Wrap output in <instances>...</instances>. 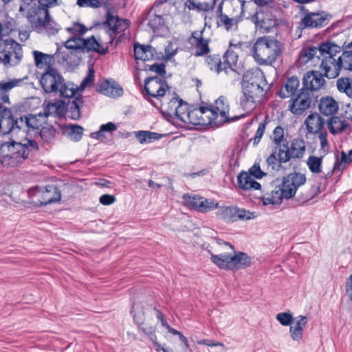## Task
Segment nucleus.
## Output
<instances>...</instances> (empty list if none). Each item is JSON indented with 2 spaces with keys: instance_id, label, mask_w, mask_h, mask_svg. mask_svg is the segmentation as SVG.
Masks as SVG:
<instances>
[{
  "instance_id": "obj_1",
  "label": "nucleus",
  "mask_w": 352,
  "mask_h": 352,
  "mask_svg": "<svg viewBox=\"0 0 352 352\" xmlns=\"http://www.w3.org/2000/svg\"><path fill=\"white\" fill-rule=\"evenodd\" d=\"M15 28L14 20L6 14H0V63L6 67L16 66L23 58L21 45L8 36Z\"/></svg>"
},
{
  "instance_id": "obj_2",
  "label": "nucleus",
  "mask_w": 352,
  "mask_h": 352,
  "mask_svg": "<svg viewBox=\"0 0 352 352\" xmlns=\"http://www.w3.org/2000/svg\"><path fill=\"white\" fill-rule=\"evenodd\" d=\"M38 150V145L33 140H27L23 144L5 142L0 146V162L6 167H16L29 157L30 152Z\"/></svg>"
},
{
  "instance_id": "obj_3",
  "label": "nucleus",
  "mask_w": 352,
  "mask_h": 352,
  "mask_svg": "<svg viewBox=\"0 0 352 352\" xmlns=\"http://www.w3.org/2000/svg\"><path fill=\"white\" fill-rule=\"evenodd\" d=\"M269 88L265 76L262 72L252 74L248 80L243 79V96L240 98L241 108L247 112L256 107V100L264 96Z\"/></svg>"
},
{
  "instance_id": "obj_4",
  "label": "nucleus",
  "mask_w": 352,
  "mask_h": 352,
  "mask_svg": "<svg viewBox=\"0 0 352 352\" xmlns=\"http://www.w3.org/2000/svg\"><path fill=\"white\" fill-rule=\"evenodd\" d=\"M104 24L109 28L110 41L104 44L100 39H96L95 36H91L85 39V41H80L84 45V51L86 50L96 52L101 55H104L108 52L109 44H111L117 34H120L126 30L129 26L128 20L120 19L118 16H113L110 12L107 14Z\"/></svg>"
},
{
  "instance_id": "obj_5",
  "label": "nucleus",
  "mask_w": 352,
  "mask_h": 352,
  "mask_svg": "<svg viewBox=\"0 0 352 352\" xmlns=\"http://www.w3.org/2000/svg\"><path fill=\"white\" fill-rule=\"evenodd\" d=\"M39 82L45 93H58L59 96L64 98L76 96L74 85L65 82L62 75L52 67H47L42 74Z\"/></svg>"
},
{
  "instance_id": "obj_6",
  "label": "nucleus",
  "mask_w": 352,
  "mask_h": 352,
  "mask_svg": "<svg viewBox=\"0 0 352 352\" xmlns=\"http://www.w3.org/2000/svg\"><path fill=\"white\" fill-rule=\"evenodd\" d=\"M280 46L279 41L270 36L259 37L252 47V56L258 65H272L281 54Z\"/></svg>"
},
{
  "instance_id": "obj_7",
  "label": "nucleus",
  "mask_w": 352,
  "mask_h": 352,
  "mask_svg": "<svg viewBox=\"0 0 352 352\" xmlns=\"http://www.w3.org/2000/svg\"><path fill=\"white\" fill-rule=\"evenodd\" d=\"M321 51L323 53L320 68L324 71V76L330 79L338 77L342 67L337 54L341 52V47L331 42H326L322 43Z\"/></svg>"
},
{
  "instance_id": "obj_8",
  "label": "nucleus",
  "mask_w": 352,
  "mask_h": 352,
  "mask_svg": "<svg viewBox=\"0 0 352 352\" xmlns=\"http://www.w3.org/2000/svg\"><path fill=\"white\" fill-rule=\"evenodd\" d=\"M224 244L228 245L234 252L232 255L230 253L212 254L211 261L220 269L236 271L245 268L250 265L251 258L245 252L234 251V247L227 242Z\"/></svg>"
},
{
  "instance_id": "obj_9",
  "label": "nucleus",
  "mask_w": 352,
  "mask_h": 352,
  "mask_svg": "<svg viewBox=\"0 0 352 352\" xmlns=\"http://www.w3.org/2000/svg\"><path fill=\"white\" fill-rule=\"evenodd\" d=\"M38 5L34 4L28 8L27 19L33 30L38 33H42V28L44 27L43 23L48 19L50 16L48 9L58 5V3L43 4L41 0H38Z\"/></svg>"
},
{
  "instance_id": "obj_10",
  "label": "nucleus",
  "mask_w": 352,
  "mask_h": 352,
  "mask_svg": "<svg viewBox=\"0 0 352 352\" xmlns=\"http://www.w3.org/2000/svg\"><path fill=\"white\" fill-rule=\"evenodd\" d=\"M216 209H217L216 212L217 217L227 223L238 221L251 220L256 217L254 212L240 208L236 206H217Z\"/></svg>"
},
{
  "instance_id": "obj_11",
  "label": "nucleus",
  "mask_w": 352,
  "mask_h": 352,
  "mask_svg": "<svg viewBox=\"0 0 352 352\" xmlns=\"http://www.w3.org/2000/svg\"><path fill=\"white\" fill-rule=\"evenodd\" d=\"M29 196L41 205H47L60 201V191L56 186L49 185L45 187L32 188L29 190Z\"/></svg>"
},
{
  "instance_id": "obj_12",
  "label": "nucleus",
  "mask_w": 352,
  "mask_h": 352,
  "mask_svg": "<svg viewBox=\"0 0 352 352\" xmlns=\"http://www.w3.org/2000/svg\"><path fill=\"white\" fill-rule=\"evenodd\" d=\"M168 88V86L165 80L157 76L147 78L144 80L146 94H143L144 98L153 106L157 107V104L151 98L160 100L165 95Z\"/></svg>"
},
{
  "instance_id": "obj_13",
  "label": "nucleus",
  "mask_w": 352,
  "mask_h": 352,
  "mask_svg": "<svg viewBox=\"0 0 352 352\" xmlns=\"http://www.w3.org/2000/svg\"><path fill=\"white\" fill-rule=\"evenodd\" d=\"M318 97V94H310L300 89L296 97L290 100L289 110L295 115H302L307 109L316 104Z\"/></svg>"
},
{
  "instance_id": "obj_14",
  "label": "nucleus",
  "mask_w": 352,
  "mask_h": 352,
  "mask_svg": "<svg viewBox=\"0 0 352 352\" xmlns=\"http://www.w3.org/2000/svg\"><path fill=\"white\" fill-rule=\"evenodd\" d=\"M182 202L188 208L200 212H208L217 208V203L213 199L193 194H184L182 196Z\"/></svg>"
},
{
  "instance_id": "obj_15",
  "label": "nucleus",
  "mask_w": 352,
  "mask_h": 352,
  "mask_svg": "<svg viewBox=\"0 0 352 352\" xmlns=\"http://www.w3.org/2000/svg\"><path fill=\"white\" fill-rule=\"evenodd\" d=\"M204 32V28L201 30L193 31L187 39L190 48L195 51L194 55L195 56H206L210 52L209 47L210 38L205 36Z\"/></svg>"
},
{
  "instance_id": "obj_16",
  "label": "nucleus",
  "mask_w": 352,
  "mask_h": 352,
  "mask_svg": "<svg viewBox=\"0 0 352 352\" xmlns=\"http://www.w3.org/2000/svg\"><path fill=\"white\" fill-rule=\"evenodd\" d=\"M305 151L306 145L305 141L300 138H294L291 142L290 146L287 144V146L285 148H280L278 149V156L281 163H286L292 158H302L305 155Z\"/></svg>"
},
{
  "instance_id": "obj_17",
  "label": "nucleus",
  "mask_w": 352,
  "mask_h": 352,
  "mask_svg": "<svg viewBox=\"0 0 352 352\" xmlns=\"http://www.w3.org/2000/svg\"><path fill=\"white\" fill-rule=\"evenodd\" d=\"M331 19V15L324 11L315 12L307 10L299 23V28H321L327 25Z\"/></svg>"
},
{
  "instance_id": "obj_18",
  "label": "nucleus",
  "mask_w": 352,
  "mask_h": 352,
  "mask_svg": "<svg viewBox=\"0 0 352 352\" xmlns=\"http://www.w3.org/2000/svg\"><path fill=\"white\" fill-rule=\"evenodd\" d=\"M208 107L210 110H214L216 114L215 116H217V118L214 119V121H211L212 124L221 125L225 122L236 121L245 116L244 115H241L240 116H234L230 118L228 116L230 106L227 98L224 96H220L217 100H216L214 105H210Z\"/></svg>"
},
{
  "instance_id": "obj_19",
  "label": "nucleus",
  "mask_w": 352,
  "mask_h": 352,
  "mask_svg": "<svg viewBox=\"0 0 352 352\" xmlns=\"http://www.w3.org/2000/svg\"><path fill=\"white\" fill-rule=\"evenodd\" d=\"M214 110H210L208 107L200 106L188 111V117L184 120L186 123H191L194 125L212 124L211 121L217 118Z\"/></svg>"
},
{
  "instance_id": "obj_20",
  "label": "nucleus",
  "mask_w": 352,
  "mask_h": 352,
  "mask_svg": "<svg viewBox=\"0 0 352 352\" xmlns=\"http://www.w3.org/2000/svg\"><path fill=\"white\" fill-rule=\"evenodd\" d=\"M306 182L305 175L300 173H293L284 177L281 185H279L285 199L292 198L296 193L297 188Z\"/></svg>"
},
{
  "instance_id": "obj_21",
  "label": "nucleus",
  "mask_w": 352,
  "mask_h": 352,
  "mask_svg": "<svg viewBox=\"0 0 352 352\" xmlns=\"http://www.w3.org/2000/svg\"><path fill=\"white\" fill-rule=\"evenodd\" d=\"M324 74L318 71L311 70L307 72L302 78V89L307 91L310 94H316L325 84Z\"/></svg>"
},
{
  "instance_id": "obj_22",
  "label": "nucleus",
  "mask_w": 352,
  "mask_h": 352,
  "mask_svg": "<svg viewBox=\"0 0 352 352\" xmlns=\"http://www.w3.org/2000/svg\"><path fill=\"white\" fill-rule=\"evenodd\" d=\"M18 121L19 118H14L9 108L0 104V134L6 135L14 131H19L16 124Z\"/></svg>"
},
{
  "instance_id": "obj_23",
  "label": "nucleus",
  "mask_w": 352,
  "mask_h": 352,
  "mask_svg": "<svg viewBox=\"0 0 352 352\" xmlns=\"http://www.w3.org/2000/svg\"><path fill=\"white\" fill-rule=\"evenodd\" d=\"M223 3L224 1H221L216 10L217 25L223 28L227 32L236 31L238 29L239 23L242 21L241 17L229 16L223 13Z\"/></svg>"
},
{
  "instance_id": "obj_24",
  "label": "nucleus",
  "mask_w": 352,
  "mask_h": 352,
  "mask_svg": "<svg viewBox=\"0 0 352 352\" xmlns=\"http://www.w3.org/2000/svg\"><path fill=\"white\" fill-rule=\"evenodd\" d=\"M42 117L43 116L41 113L38 115L28 114L23 117L21 116L19 118V121L16 122L19 131H22L28 135L31 131L38 129L42 125L43 121L41 120Z\"/></svg>"
},
{
  "instance_id": "obj_25",
  "label": "nucleus",
  "mask_w": 352,
  "mask_h": 352,
  "mask_svg": "<svg viewBox=\"0 0 352 352\" xmlns=\"http://www.w3.org/2000/svg\"><path fill=\"white\" fill-rule=\"evenodd\" d=\"M96 91L111 98L120 97L123 94V89L120 85L111 79H106L98 82Z\"/></svg>"
},
{
  "instance_id": "obj_26",
  "label": "nucleus",
  "mask_w": 352,
  "mask_h": 352,
  "mask_svg": "<svg viewBox=\"0 0 352 352\" xmlns=\"http://www.w3.org/2000/svg\"><path fill=\"white\" fill-rule=\"evenodd\" d=\"M223 65L226 67L224 72L229 74L230 72L234 74V78L240 75L239 67L237 65L239 56L233 50L229 48L223 56Z\"/></svg>"
},
{
  "instance_id": "obj_27",
  "label": "nucleus",
  "mask_w": 352,
  "mask_h": 352,
  "mask_svg": "<svg viewBox=\"0 0 352 352\" xmlns=\"http://www.w3.org/2000/svg\"><path fill=\"white\" fill-rule=\"evenodd\" d=\"M252 22L256 28L269 31L276 25V20L268 12L256 11L252 17Z\"/></svg>"
},
{
  "instance_id": "obj_28",
  "label": "nucleus",
  "mask_w": 352,
  "mask_h": 352,
  "mask_svg": "<svg viewBox=\"0 0 352 352\" xmlns=\"http://www.w3.org/2000/svg\"><path fill=\"white\" fill-rule=\"evenodd\" d=\"M307 132L310 134H317L322 131L325 120L318 113L309 114L304 122Z\"/></svg>"
},
{
  "instance_id": "obj_29",
  "label": "nucleus",
  "mask_w": 352,
  "mask_h": 352,
  "mask_svg": "<svg viewBox=\"0 0 352 352\" xmlns=\"http://www.w3.org/2000/svg\"><path fill=\"white\" fill-rule=\"evenodd\" d=\"M223 6V13L228 14L229 16H234L241 17L245 12V10L249 6L241 4L238 1H224Z\"/></svg>"
},
{
  "instance_id": "obj_30",
  "label": "nucleus",
  "mask_w": 352,
  "mask_h": 352,
  "mask_svg": "<svg viewBox=\"0 0 352 352\" xmlns=\"http://www.w3.org/2000/svg\"><path fill=\"white\" fill-rule=\"evenodd\" d=\"M338 102L331 96L322 97L319 100V111L326 116L333 115L338 111Z\"/></svg>"
},
{
  "instance_id": "obj_31",
  "label": "nucleus",
  "mask_w": 352,
  "mask_h": 352,
  "mask_svg": "<svg viewBox=\"0 0 352 352\" xmlns=\"http://www.w3.org/2000/svg\"><path fill=\"white\" fill-rule=\"evenodd\" d=\"M239 187L244 190H258L261 186L248 173L243 171L237 177Z\"/></svg>"
},
{
  "instance_id": "obj_32",
  "label": "nucleus",
  "mask_w": 352,
  "mask_h": 352,
  "mask_svg": "<svg viewBox=\"0 0 352 352\" xmlns=\"http://www.w3.org/2000/svg\"><path fill=\"white\" fill-rule=\"evenodd\" d=\"M63 135L73 142L81 140L84 129L78 124H68L60 126Z\"/></svg>"
},
{
  "instance_id": "obj_33",
  "label": "nucleus",
  "mask_w": 352,
  "mask_h": 352,
  "mask_svg": "<svg viewBox=\"0 0 352 352\" xmlns=\"http://www.w3.org/2000/svg\"><path fill=\"white\" fill-rule=\"evenodd\" d=\"M283 198H285L284 192L278 185L272 189L270 192L265 193L261 199L263 205L267 206L270 204L279 205L282 203Z\"/></svg>"
},
{
  "instance_id": "obj_34",
  "label": "nucleus",
  "mask_w": 352,
  "mask_h": 352,
  "mask_svg": "<svg viewBox=\"0 0 352 352\" xmlns=\"http://www.w3.org/2000/svg\"><path fill=\"white\" fill-rule=\"evenodd\" d=\"M300 86V80L296 76L289 78L287 82L280 89L278 96L282 98L292 96Z\"/></svg>"
},
{
  "instance_id": "obj_35",
  "label": "nucleus",
  "mask_w": 352,
  "mask_h": 352,
  "mask_svg": "<svg viewBox=\"0 0 352 352\" xmlns=\"http://www.w3.org/2000/svg\"><path fill=\"white\" fill-rule=\"evenodd\" d=\"M307 323V318L304 316H299L296 318L293 326L290 327L289 331L291 337L294 340H300L302 338L303 329Z\"/></svg>"
},
{
  "instance_id": "obj_36",
  "label": "nucleus",
  "mask_w": 352,
  "mask_h": 352,
  "mask_svg": "<svg viewBox=\"0 0 352 352\" xmlns=\"http://www.w3.org/2000/svg\"><path fill=\"white\" fill-rule=\"evenodd\" d=\"M155 12L160 14L162 16L168 15L175 10V1L173 0H157L152 6Z\"/></svg>"
},
{
  "instance_id": "obj_37",
  "label": "nucleus",
  "mask_w": 352,
  "mask_h": 352,
  "mask_svg": "<svg viewBox=\"0 0 352 352\" xmlns=\"http://www.w3.org/2000/svg\"><path fill=\"white\" fill-rule=\"evenodd\" d=\"M322 43L319 45L318 47H310L308 48L303 49L300 54V60L302 63L306 64L309 61L316 57L318 60L321 58L322 55Z\"/></svg>"
},
{
  "instance_id": "obj_38",
  "label": "nucleus",
  "mask_w": 352,
  "mask_h": 352,
  "mask_svg": "<svg viewBox=\"0 0 352 352\" xmlns=\"http://www.w3.org/2000/svg\"><path fill=\"white\" fill-rule=\"evenodd\" d=\"M205 64L210 70L218 74L221 72H224V69H226V67L223 65V62L221 61V58L219 54H214L206 56L205 57Z\"/></svg>"
},
{
  "instance_id": "obj_39",
  "label": "nucleus",
  "mask_w": 352,
  "mask_h": 352,
  "mask_svg": "<svg viewBox=\"0 0 352 352\" xmlns=\"http://www.w3.org/2000/svg\"><path fill=\"white\" fill-rule=\"evenodd\" d=\"M74 97L72 102L67 106V113L69 118L77 120L81 117L80 108L82 106L83 100L80 95Z\"/></svg>"
},
{
  "instance_id": "obj_40",
  "label": "nucleus",
  "mask_w": 352,
  "mask_h": 352,
  "mask_svg": "<svg viewBox=\"0 0 352 352\" xmlns=\"http://www.w3.org/2000/svg\"><path fill=\"white\" fill-rule=\"evenodd\" d=\"M270 138L272 143L275 145V148L277 149L278 148V149L280 148H285L287 146V144H289L288 141L285 138L284 129L280 126L275 127Z\"/></svg>"
},
{
  "instance_id": "obj_41",
  "label": "nucleus",
  "mask_w": 352,
  "mask_h": 352,
  "mask_svg": "<svg viewBox=\"0 0 352 352\" xmlns=\"http://www.w3.org/2000/svg\"><path fill=\"white\" fill-rule=\"evenodd\" d=\"M35 65L40 69L51 67V63L54 58L52 55L34 50L32 52Z\"/></svg>"
},
{
  "instance_id": "obj_42",
  "label": "nucleus",
  "mask_w": 352,
  "mask_h": 352,
  "mask_svg": "<svg viewBox=\"0 0 352 352\" xmlns=\"http://www.w3.org/2000/svg\"><path fill=\"white\" fill-rule=\"evenodd\" d=\"M21 82V79H12L8 82H0V96L3 103H10L8 92L16 87Z\"/></svg>"
},
{
  "instance_id": "obj_43",
  "label": "nucleus",
  "mask_w": 352,
  "mask_h": 352,
  "mask_svg": "<svg viewBox=\"0 0 352 352\" xmlns=\"http://www.w3.org/2000/svg\"><path fill=\"white\" fill-rule=\"evenodd\" d=\"M338 58L342 69L352 71V42L346 46Z\"/></svg>"
},
{
  "instance_id": "obj_44",
  "label": "nucleus",
  "mask_w": 352,
  "mask_h": 352,
  "mask_svg": "<svg viewBox=\"0 0 352 352\" xmlns=\"http://www.w3.org/2000/svg\"><path fill=\"white\" fill-rule=\"evenodd\" d=\"M138 306L136 307L135 306L133 307V311H134L133 318L134 320L139 324V328L141 331L148 336V338L151 341L155 343L157 341V336L155 335V329L152 326L144 325L143 322H142L141 319L139 318L138 314L136 313V310L138 309Z\"/></svg>"
},
{
  "instance_id": "obj_45",
  "label": "nucleus",
  "mask_w": 352,
  "mask_h": 352,
  "mask_svg": "<svg viewBox=\"0 0 352 352\" xmlns=\"http://www.w3.org/2000/svg\"><path fill=\"white\" fill-rule=\"evenodd\" d=\"M348 126L346 120H342L337 116L331 117L328 122V127L332 134L342 133Z\"/></svg>"
},
{
  "instance_id": "obj_46",
  "label": "nucleus",
  "mask_w": 352,
  "mask_h": 352,
  "mask_svg": "<svg viewBox=\"0 0 352 352\" xmlns=\"http://www.w3.org/2000/svg\"><path fill=\"white\" fill-rule=\"evenodd\" d=\"M336 86L339 91L345 93L352 98V79L346 77L338 78L336 81Z\"/></svg>"
},
{
  "instance_id": "obj_47",
  "label": "nucleus",
  "mask_w": 352,
  "mask_h": 352,
  "mask_svg": "<svg viewBox=\"0 0 352 352\" xmlns=\"http://www.w3.org/2000/svg\"><path fill=\"white\" fill-rule=\"evenodd\" d=\"M322 157L310 155L307 160V165L312 173L318 174L322 172Z\"/></svg>"
},
{
  "instance_id": "obj_48",
  "label": "nucleus",
  "mask_w": 352,
  "mask_h": 352,
  "mask_svg": "<svg viewBox=\"0 0 352 352\" xmlns=\"http://www.w3.org/2000/svg\"><path fill=\"white\" fill-rule=\"evenodd\" d=\"M56 129L52 126H43L40 131V136L44 143H51L55 138Z\"/></svg>"
},
{
  "instance_id": "obj_49",
  "label": "nucleus",
  "mask_w": 352,
  "mask_h": 352,
  "mask_svg": "<svg viewBox=\"0 0 352 352\" xmlns=\"http://www.w3.org/2000/svg\"><path fill=\"white\" fill-rule=\"evenodd\" d=\"M116 129H117V126L114 123L109 122L107 124H102L100 126V130L98 131H97L96 133H92L91 136L94 138H97L98 140H100L102 138H104V133H105V132L112 133V132L115 131Z\"/></svg>"
},
{
  "instance_id": "obj_50",
  "label": "nucleus",
  "mask_w": 352,
  "mask_h": 352,
  "mask_svg": "<svg viewBox=\"0 0 352 352\" xmlns=\"http://www.w3.org/2000/svg\"><path fill=\"white\" fill-rule=\"evenodd\" d=\"M164 25V19L162 16L155 12L151 14L148 18V25L155 32L162 27Z\"/></svg>"
},
{
  "instance_id": "obj_51",
  "label": "nucleus",
  "mask_w": 352,
  "mask_h": 352,
  "mask_svg": "<svg viewBox=\"0 0 352 352\" xmlns=\"http://www.w3.org/2000/svg\"><path fill=\"white\" fill-rule=\"evenodd\" d=\"M43 28H42V32H46L48 34H55L60 29V26L50 17L48 16V19L43 23Z\"/></svg>"
},
{
  "instance_id": "obj_52",
  "label": "nucleus",
  "mask_w": 352,
  "mask_h": 352,
  "mask_svg": "<svg viewBox=\"0 0 352 352\" xmlns=\"http://www.w3.org/2000/svg\"><path fill=\"white\" fill-rule=\"evenodd\" d=\"M66 31L72 36H82L87 31V28L79 23H73L71 26L66 28Z\"/></svg>"
},
{
  "instance_id": "obj_53",
  "label": "nucleus",
  "mask_w": 352,
  "mask_h": 352,
  "mask_svg": "<svg viewBox=\"0 0 352 352\" xmlns=\"http://www.w3.org/2000/svg\"><path fill=\"white\" fill-rule=\"evenodd\" d=\"M266 163L268 167H271L272 170H277L282 164L278 156V150L276 148L273 149L272 154L267 158Z\"/></svg>"
},
{
  "instance_id": "obj_54",
  "label": "nucleus",
  "mask_w": 352,
  "mask_h": 352,
  "mask_svg": "<svg viewBox=\"0 0 352 352\" xmlns=\"http://www.w3.org/2000/svg\"><path fill=\"white\" fill-rule=\"evenodd\" d=\"M188 104L184 102L182 100H180V102L179 106L177 107V109L174 115V116L178 120L186 122V120H184L188 117V111H190Z\"/></svg>"
},
{
  "instance_id": "obj_55",
  "label": "nucleus",
  "mask_w": 352,
  "mask_h": 352,
  "mask_svg": "<svg viewBox=\"0 0 352 352\" xmlns=\"http://www.w3.org/2000/svg\"><path fill=\"white\" fill-rule=\"evenodd\" d=\"M80 41H85V39L82 38L81 36H72L65 42V47L68 49L84 51V45L81 44Z\"/></svg>"
},
{
  "instance_id": "obj_56",
  "label": "nucleus",
  "mask_w": 352,
  "mask_h": 352,
  "mask_svg": "<svg viewBox=\"0 0 352 352\" xmlns=\"http://www.w3.org/2000/svg\"><path fill=\"white\" fill-rule=\"evenodd\" d=\"M95 78V72L94 69L89 68L87 75L81 82L80 87L78 88H74L76 89V92L78 90H84L87 87L91 85L94 83Z\"/></svg>"
},
{
  "instance_id": "obj_57",
  "label": "nucleus",
  "mask_w": 352,
  "mask_h": 352,
  "mask_svg": "<svg viewBox=\"0 0 352 352\" xmlns=\"http://www.w3.org/2000/svg\"><path fill=\"white\" fill-rule=\"evenodd\" d=\"M276 320L283 326H288L294 320L293 316L290 313L282 312L276 315Z\"/></svg>"
},
{
  "instance_id": "obj_58",
  "label": "nucleus",
  "mask_w": 352,
  "mask_h": 352,
  "mask_svg": "<svg viewBox=\"0 0 352 352\" xmlns=\"http://www.w3.org/2000/svg\"><path fill=\"white\" fill-rule=\"evenodd\" d=\"M180 100L181 99L177 97H173L168 102V107L166 109V111H167V113L170 115L171 117L174 116L177 109V107L179 104Z\"/></svg>"
},
{
  "instance_id": "obj_59",
  "label": "nucleus",
  "mask_w": 352,
  "mask_h": 352,
  "mask_svg": "<svg viewBox=\"0 0 352 352\" xmlns=\"http://www.w3.org/2000/svg\"><path fill=\"white\" fill-rule=\"evenodd\" d=\"M146 45L135 43L134 45V56L136 60H142L144 61V55L146 52Z\"/></svg>"
},
{
  "instance_id": "obj_60",
  "label": "nucleus",
  "mask_w": 352,
  "mask_h": 352,
  "mask_svg": "<svg viewBox=\"0 0 352 352\" xmlns=\"http://www.w3.org/2000/svg\"><path fill=\"white\" fill-rule=\"evenodd\" d=\"M352 162V149L349 151L348 155L342 151L341 153L340 162L338 164V167L339 170H343L346 168L345 164Z\"/></svg>"
},
{
  "instance_id": "obj_61",
  "label": "nucleus",
  "mask_w": 352,
  "mask_h": 352,
  "mask_svg": "<svg viewBox=\"0 0 352 352\" xmlns=\"http://www.w3.org/2000/svg\"><path fill=\"white\" fill-rule=\"evenodd\" d=\"M77 4L80 7L97 8L102 6V2L100 0H77Z\"/></svg>"
},
{
  "instance_id": "obj_62",
  "label": "nucleus",
  "mask_w": 352,
  "mask_h": 352,
  "mask_svg": "<svg viewBox=\"0 0 352 352\" xmlns=\"http://www.w3.org/2000/svg\"><path fill=\"white\" fill-rule=\"evenodd\" d=\"M265 127H266V123L265 122H262L259 123L258 129H257L256 134H255V136L253 138L254 146H256L259 143V142L265 132Z\"/></svg>"
},
{
  "instance_id": "obj_63",
  "label": "nucleus",
  "mask_w": 352,
  "mask_h": 352,
  "mask_svg": "<svg viewBox=\"0 0 352 352\" xmlns=\"http://www.w3.org/2000/svg\"><path fill=\"white\" fill-rule=\"evenodd\" d=\"M58 107L59 105H58L57 103L48 102L44 108V111L42 115L46 118L50 115L57 113Z\"/></svg>"
},
{
  "instance_id": "obj_64",
  "label": "nucleus",
  "mask_w": 352,
  "mask_h": 352,
  "mask_svg": "<svg viewBox=\"0 0 352 352\" xmlns=\"http://www.w3.org/2000/svg\"><path fill=\"white\" fill-rule=\"evenodd\" d=\"M220 0H200L199 6L202 11H210L214 9L217 2Z\"/></svg>"
}]
</instances>
